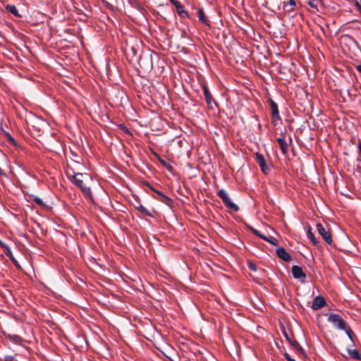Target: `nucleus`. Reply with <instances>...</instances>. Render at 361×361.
I'll list each match as a JSON object with an SVG mask.
<instances>
[{
    "label": "nucleus",
    "mask_w": 361,
    "mask_h": 361,
    "mask_svg": "<svg viewBox=\"0 0 361 361\" xmlns=\"http://www.w3.org/2000/svg\"><path fill=\"white\" fill-rule=\"evenodd\" d=\"M73 183L75 185H77L82 190V193L87 197L92 200V191L90 187L86 186L83 183V180L88 178V175L87 173H75L73 172Z\"/></svg>",
    "instance_id": "nucleus-1"
},
{
    "label": "nucleus",
    "mask_w": 361,
    "mask_h": 361,
    "mask_svg": "<svg viewBox=\"0 0 361 361\" xmlns=\"http://www.w3.org/2000/svg\"><path fill=\"white\" fill-rule=\"evenodd\" d=\"M217 195L221 199L222 202L227 208L231 209L235 212H238L239 210L238 206L232 202L228 194L225 190L221 189L219 190Z\"/></svg>",
    "instance_id": "nucleus-2"
},
{
    "label": "nucleus",
    "mask_w": 361,
    "mask_h": 361,
    "mask_svg": "<svg viewBox=\"0 0 361 361\" xmlns=\"http://www.w3.org/2000/svg\"><path fill=\"white\" fill-rule=\"evenodd\" d=\"M327 321L331 323L334 327L339 330L345 329V326L348 325L343 318L338 314H330L328 317Z\"/></svg>",
    "instance_id": "nucleus-3"
},
{
    "label": "nucleus",
    "mask_w": 361,
    "mask_h": 361,
    "mask_svg": "<svg viewBox=\"0 0 361 361\" xmlns=\"http://www.w3.org/2000/svg\"><path fill=\"white\" fill-rule=\"evenodd\" d=\"M255 155V160L257 162L259 166L260 167V169L262 171V173L266 175L268 174L271 170L272 165L271 164H267L264 158V156L262 154L256 152Z\"/></svg>",
    "instance_id": "nucleus-4"
},
{
    "label": "nucleus",
    "mask_w": 361,
    "mask_h": 361,
    "mask_svg": "<svg viewBox=\"0 0 361 361\" xmlns=\"http://www.w3.org/2000/svg\"><path fill=\"white\" fill-rule=\"evenodd\" d=\"M317 228L319 234L322 237L324 241L329 244L331 245L333 243L332 237L331 232L328 228H326L324 225L318 223L317 224Z\"/></svg>",
    "instance_id": "nucleus-5"
},
{
    "label": "nucleus",
    "mask_w": 361,
    "mask_h": 361,
    "mask_svg": "<svg viewBox=\"0 0 361 361\" xmlns=\"http://www.w3.org/2000/svg\"><path fill=\"white\" fill-rule=\"evenodd\" d=\"M269 103L271 110L272 123L276 125L281 121L278 104L272 99H269Z\"/></svg>",
    "instance_id": "nucleus-6"
},
{
    "label": "nucleus",
    "mask_w": 361,
    "mask_h": 361,
    "mask_svg": "<svg viewBox=\"0 0 361 361\" xmlns=\"http://www.w3.org/2000/svg\"><path fill=\"white\" fill-rule=\"evenodd\" d=\"M202 90L208 108L214 109V107H217L218 104L213 99L209 89L205 85L202 86Z\"/></svg>",
    "instance_id": "nucleus-7"
},
{
    "label": "nucleus",
    "mask_w": 361,
    "mask_h": 361,
    "mask_svg": "<svg viewBox=\"0 0 361 361\" xmlns=\"http://www.w3.org/2000/svg\"><path fill=\"white\" fill-rule=\"evenodd\" d=\"M291 272L293 278L300 279L302 283L305 281L306 274L304 273L302 269L300 267L293 265L291 268Z\"/></svg>",
    "instance_id": "nucleus-8"
},
{
    "label": "nucleus",
    "mask_w": 361,
    "mask_h": 361,
    "mask_svg": "<svg viewBox=\"0 0 361 361\" xmlns=\"http://www.w3.org/2000/svg\"><path fill=\"white\" fill-rule=\"evenodd\" d=\"M283 334H284L286 338L287 339V341H288V343H290V345H291V346L296 351H298L300 353H304L302 348L301 347V345L299 344V343L296 340H295L294 338L290 337L286 331L283 333Z\"/></svg>",
    "instance_id": "nucleus-9"
},
{
    "label": "nucleus",
    "mask_w": 361,
    "mask_h": 361,
    "mask_svg": "<svg viewBox=\"0 0 361 361\" xmlns=\"http://www.w3.org/2000/svg\"><path fill=\"white\" fill-rule=\"evenodd\" d=\"M326 304L325 299L322 295H318L313 299L312 303V308L314 310H317L322 307H324Z\"/></svg>",
    "instance_id": "nucleus-10"
},
{
    "label": "nucleus",
    "mask_w": 361,
    "mask_h": 361,
    "mask_svg": "<svg viewBox=\"0 0 361 361\" xmlns=\"http://www.w3.org/2000/svg\"><path fill=\"white\" fill-rule=\"evenodd\" d=\"M276 253L280 259L285 262H290L291 260V256L290 254L288 253L286 250L282 247H278L276 250Z\"/></svg>",
    "instance_id": "nucleus-11"
},
{
    "label": "nucleus",
    "mask_w": 361,
    "mask_h": 361,
    "mask_svg": "<svg viewBox=\"0 0 361 361\" xmlns=\"http://www.w3.org/2000/svg\"><path fill=\"white\" fill-rule=\"evenodd\" d=\"M197 17L199 20L204 24V25L209 26V20L207 19V17L205 16L204 9L202 8H200L197 11Z\"/></svg>",
    "instance_id": "nucleus-12"
},
{
    "label": "nucleus",
    "mask_w": 361,
    "mask_h": 361,
    "mask_svg": "<svg viewBox=\"0 0 361 361\" xmlns=\"http://www.w3.org/2000/svg\"><path fill=\"white\" fill-rule=\"evenodd\" d=\"M159 196V197L157 198V200L167 205H170L173 200L169 198V197L166 196L164 194H163L161 192L153 190Z\"/></svg>",
    "instance_id": "nucleus-13"
},
{
    "label": "nucleus",
    "mask_w": 361,
    "mask_h": 361,
    "mask_svg": "<svg viewBox=\"0 0 361 361\" xmlns=\"http://www.w3.org/2000/svg\"><path fill=\"white\" fill-rule=\"evenodd\" d=\"M281 150L283 154H286L288 152V143L283 137H279L276 139Z\"/></svg>",
    "instance_id": "nucleus-14"
},
{
    "label": "nucleus",
    "mask_w": 361,
    "mask_h": 361,
    "mask_svg": "<svg viewBox=\"0 0 361 361\" xmlns=\"http://www.w3.org/2000/svg\"><path fill=\"white\" fill-rule=\"evenodd\" d=\"M0 246L4 248V253L8 256L11 261H14V257L13 255L12 251L11 250V247L3 243L1 240H0Z\"/></svg>",
    "instance_id": "nucleus-15"
},
{
    "label": "nucleus",
    "mask_w": 361,
    "mask_h": 361,
    "mask_svg": "<svg viewBox=\"0 0 361 361\" xmlns=\"http://www.w3.org/2000/svg\"><path fill=\"white\" fill-rule=\"evenodd\" d=\"M174 6L176 7L177 13L180 16H181V17H187L188 16L187 11H185L183 9V6L181 5V4L179 1H176V3L174 2Z\"/></svg>",
    "instance_id": "nucleus-16"
},
{
    "label": "nucleus",
    "mask_w": 361,
    "mask_h": 361,
    "mask_svg": "<svg viewBox=\"0 0 361 361\" xmlns=\"http://www.w3.org/2000/svg\"><path fill=\"white\" fill-rule=\"evenodd\" d=\"M6 10L10 12L11 13H12L13 15H14L15 16H17V17H20V15L18 13V11L17 9V8L16 7V6L14 5H12V4H8L6 7Z\"/></svg>",
    "instance_id": "nucleus-17"
},
{
    "label": "nucleus",
    "mask_w": 361,
    "mask_h": 361,
    "mask_svg": "<svg viewBox=\"0 0 361 361\" xmlns=\"http://www.w3.org/2000/svg\"><path fill=\"white\" fill-rule=\"evenodd\" d=\"M307 237L310 238V240L312 241V243L314 245H317L319 244V242L316 240L314 235L312 232V228L310 226H309L307 228Z\"/></svg>",
    "instance_id": "nucleus-18"
},
{
    "label": "nucleus",
    "mask_w": 361,
    "mask_h": 361,
    "mask_svg": "<svg viewBox=\"0 0 361 361\" xmlns=\"http://www.w3.org/2000/svg\"><path fill=\"white\" fill-rule=\"evenodd\" d=\"M348 355L353 359L360 360H361V355L358 353L357 350H348Z\"/></svg>",
    "instance_id": "nucleus-19"
},
{
    "label": "nucleus",
    "mask_w": 361,
    "mask_h": 361,
    "mask_svg": "<svg viewBox=\"0 0 361 361\" xmlns=\"http://www.w3.org/2000/svg\"><path fill=\"white\" fill-rule=\"evenodd\" d=\"M137 209L142 214V215H145V216H152V214L150 213V212L147 209L145 208L144 206H142V204H140L137 207Z\"/></svg>",
    "instance_id": "nucleus-20"
},
{
    "label": "nucleus",
    "mask_w": 361,
    "mask_h": 361,
    "mask_svg": "<svg viewBox=\"0 0 361 361\" xmlns=\"http://www.w3.org/2000/svg\"><path fill=\"white\" fill-rule=\"evenodd\" d=\"M250 231H251V232H252L254 235H255L258 236V237H259V238H260L261 239H262V240H265V241L268 240V237H267V236H266L265 235H264V234L261 233V232H260V231H257V229L253 228H250Z\"/></svg>",
    "instance_id": "nucleus-21"
},
{
    "label": "nucleus",
    "mask_w": 361,
    "mask_h": 361,
    "mask_svg": "<svg viewBox=\"0 0 361 361\" xmlns=\"http://www.w3.org/2000/svg\"><path fill=\"white\" fill-rule=\"evenodd\" d=\"M343 331H345V332L346 333L348 337L353 343L354 342V341H353V332L352 329H350V327L347 325L345 326V329H343Z\"/></svg>",
    "instance_id": "nucleus-22"
},
{
    "label": "nucleus",
    "mask_w": 361,
    "mask_h": 361,
    "mask_svg": "<svg viewBox=\"0 0 361 361\" xmlns=\"http://www.w3.org/2000/svg\"><path fill=\"white\" fill-rule=\"evenodd\" d=\"M8 338L10 339V341L16 343H19L22 340L21 338L16 334H8Z\"/></svg>",
    "instance_id": "nucleus-23"
},
{
    "label": "nucleus",
    "mask_w": 361,
    "mask_h": 361,
    "mask_svg": "<svg viewBox=\"0 0 361 361\" xmlns=\"http://www.w3.org/2000/svg\"><path fill=\"white\" fill-rule=\"evenodd\" d=\"M319 1L320 0H308V4L312 8L317 9L318 4L319 3Z\"/></svg>",
    "instance_id": "nucleus-24"
},
{
    "label": "nucleus",
    "mask_w": 361,
    "mask_h": 361,
    "mask_svg": "<svg viewBox=\"0 0 361 361\" xmlns=\"http://www.w3.org/2000/svg\"><path fill=\"white\" fill-rule=\"evenodd\" d=\"M295 5V2L294 0H289L288 1V3L284 5V8L288 11H290L292 8H288V6L290 7H292V6H294Z\"/></svg>",
    "instance_id": "nucleus-25"
},
{
    "label": "nucleus",
    "mask_w": 361,
    "mask_h": 361,
    "mask_svg": "<svg viewBox=\"0 0 361 361\" xmlns=\"http://www.w3.org/2000/svg\"><path fill=\"white\" fill-rule=\"evenodd\" d=\"M34 201L39 206H44V203L42 200L37 196L34 197Z\"/></svg>",
    "instance_id": "nucleus-26"
},
{
    "label": "nucleus",
    "mask_w": 361,
    "mask_h": 361,
    "mask_svg": "<svg viewBox=\"0 0 361 361\" xmlns=\"http://www.w3.org/2000/svg\"><path fill=\"white\" fill-rule=\"evenodd\" d=\"M267 242H269L271 245H274L278 244V240L272 236H268V240H267Z\"/></svg>",
    "instance_id": "nucleus-27"
},
{
    "label": "nucleus",
    "mask_w": 361,
    "mask_h": 361,
    "mask_svg": "<svg viewBox=\"0 0 361 361\" xmlns=\"http://www.w3.org/2000/svg\"><path fill=\"white\" fill-rule=\"evenodd\" d=\"M284 356L288 361H295V360L292 358L290 355L288 353H285Z\"/></svg>",
    "instance_id": "nucleus-28"
},
{
    "label": "nucleus",
    "mask_w": 361,
    "mask_h": 361,
    "mask_svg": "<svg viewBox=\"0 0 361 361\" xmlns=\"http://www.w3.org/2000/svg\"><path fill=\"white\" fill-rule=\"evenodd\" d=\"M13 359H14L13 356H11V355H6V356H5V360L6 361H13Z\"/></svg>",
    "instance_id": "nucleus-29"
},
{
    "label": "nucleus",
    "mask_w": 361,
    "mask_h": 361,
    "mask_svg": "<svg viewBox=\"0 0 361 361\" xmlns=\"http://www.w3.org/2000/svg\"><path fill=\"white\" fill-rule=\"evenodd\" d=\"M249 268L252 270V271H256L257 269H256V266L255 264H253L252 263H250L249 264Z\"/></svg>",
    "instance_id": "nucleus-30"
},
{
    "label": "nucleus",
    "mask_w": 361,
    "mask_h": 361,
    "mask_svg": "<svg viewBox=\"0 0 361 361\" xmlns=\"http://www.w3.org/2000/svg\"><path fill=\"white\" fill-rule=\"evenodd\" d=\"M12 262H13V263L14 264V265H15L17 268L20 267V265H19V264H18V261H17L15 258H14V261H12Z\"/></svg>",
    "instance_id": "nucleus-31"
},
{
    "label": "nucleus",
    "mask_w": 361,
    "mask_h": 361,
    "mask_svg": "<svg viewBox=\"0 0 361 361\" xmlns=\"http://www.w3.org/2000/svg\"><path fill=\"white\" fill-rule=\"evenodd\" d=\"M355 68L360 73H361V63L356 66Z\"/></svg>",
    "instance_id": "nucleus-32"
},
{
    "label": "nucleus",
    "mask_w": 361,
    "mask_h": 361,
    "mask_svg": "<svg viewBox=\"0 0 361 361\" xmlns=\"http://www.w3.org/2000/svg\"><path fill=\"white\" fill-rule=\"evenodd\" d=\"M358 149H359L360 152L361 153V140L358 143Z\"/></svg>",
    "instance_id": "nucleus-33"
},
{
    "label": "nucleus",
    "mask_w": 361,
    "mask_h": 361,
    "mask_svg": "<svg viewBox=\"0 0 361 361\" xmlns=\"http://www.w3.org/2000/svg\"><path fill=\"white\" fill-rule=\"evenodd\" d=\"M5 173L4 172V171L0 168V175H4Z\"/></svg>",
    "instance_id": "nucleus-34"
},
{
    "label": "nucleus",
    "mask_w": 361,
    "mask_h": 361,
    "mask_svg": "<svg viewBox=\"0 0 361 361\" xmlns=\"http://www.w3.org/2000/svg\"><path fill=\"white\" fill-rule=\"evenodd\" d=\"M174 5V2L178 1L177 0H169Z\"/></svg>",
    "instance_id": "nucleus-35"
},
{
    "label": "nucleus",
    "mask_w": 361,
    "mask_h": 361,
    "mask_svg": "<svg viewBox=\"0 0 361 361\" xmlns=\"http://www.w3.org/2000/svg\"><path fill=\"white\" fill-rule=\"evenodd\" d=\"M172 169H173V168H172V166H170V165L167 167V169H168V170H171Z\"/></svg>",
    "instance_id": "nucleus-36"
},
{
    "label": "nucleus",
    "mask_w": 361,
    "mask_h": 361,
    "mask_svg": "<svg viewBox=\"0 0 361 361\" xmlns=\"http://www.w3.org/2000/svg\"><path fill=\"white\" fill-rule=\"evenodd\" d=\"M289 141H290V142H291V141H292L291 137H289Z\"/></svg>",
    "instance_id": "nucleus-37"
}]
</instances>
